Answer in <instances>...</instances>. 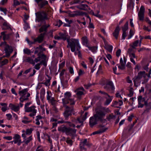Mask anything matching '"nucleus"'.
Masks as SVG:
<instances>
[{"instance_id":"nucleus-44","label":"nucleus","mask_w":151,"mask_h":151,"mask_svg":"<svg viewBox=\"0 0 151 151\" xmlns=\"http://www.w3.org/2000/svg\"><path fill=\"white\" fill-rule=\"evenodd\" d=\"M14 107L12 110H13L15 112H17L19 111L20 109L19 106H16L14 105Z\"/></svg>"},{"instance_id":"nucleus-49","label":"nucleus","mask_w":151,"mask_h":151,"mask_svg":"<svg viewBox=\"0 0 151 151\" xmlns=\"http://www.w3.org/2000/svg\"><path fill=\"white\" fill-rule=\"evenodd\" d=\"M50 81L49 80H47L46 82L44 83H42V84L45 85L46 86H47L50 85Z\"/></svg>"},{"instance_id":"nucleus-64","label":"nucleus","mask_w":151,"mask_h":151,"mask_svg":"<svg viewBox=\"0 0 151 151\" xmlns=\"http://www.w3.org/2000/svg\"><path fill=\"white\" fill-rule=\"evenodd\" d=\"M63 24V22L60 19L59 20L58 24H56L55 25L57 26H58L59 27H60Z\"/></svg>"},{"instance_id":"nucleus-39","label":"nucleus","mask_w":151,"mask_h":151,"mask_svg":"<svg viewBox=\"0 0 151 151\" xmlns=\"http://www.w3.org/2000/svg\"><path fill=\"white\" fill-rule=\"evenodd\" d=\"M106 49L109 52H111L113 50V46L111 45H107L106 46Z\"/></svg>"},{"instance_id":"nucleus-25","label":"nucleus","mask_w":151,"mask_h":151,"mask_svg":"<svg viewBox=\"0 0 151 151\" xmlns=\"http://www.w3.org/2000/svg\"><path fill=\"white\" fill-rule=\"evenodd\" d=\"M72 121L73 123L76 124L81 123V122L83 121L79 117H78L77 119L74 118Z\"/></svg>"},{"instance_id":"nucleus-41","label":"nucleus","mask_w":151,"mask_h":151,"mask_svg":"<svg viewBox=\"0 0 151 151\" xmlns=\"http://www.w3.org/2000/svg\"><path fill=\"white\" fill-rule=\"evenodd\" d=\"M0 11L3 12L5 15H6L7 10L6 8L0 7Z\"/></svg>"},{"instance_id":"nucleus-50","label":"nucleus","mask_w":151,"mask_h":151,"mask_svg":"<svg viewBox=\"0 0 151 151\" xmlns=\"http://www.w3.org/2000/svg\"><path fill=\"white\" fill-rule=\"evenodd\" d=\"M8 0H2L0 2V5L4 6L6 4Z\"/></svg>"},{"instance_id":"nucleus-45","label":"nucleus","mask_w":151,"mask_h":151,"mask_svg":"<svg viewBox=\"0 0 151 151\" xmlns=\"http://www.w3.org/2000/svg\"><path fill=\"white\" fill-rule=\"evenodd\" d=\"M139 42V41L138 40H136L133 43L132 47L133 48H135V47L137 46Z\"/></svg>"},{"instance_id":"nucleus-4","label":"nucleus","mask_w":151,"mask_h":151,"mask_svg":"<svg viewBox=\"0 0 151 151\" xmlns=\"http://www.w3.org/2000/svg\"><path fill=\"white\" fill-rule=\"evenodd\" d=\"M2 46H5L4 50L6 54L3 57L9 58L13 51L12 47L8 44H6V42H2L0 44V47Z\"/></svg>"},{"instance_id":"nucleus-11","label":"nucleus","mask_w":151,"mask_h":151,"mask_svg":"<svg viewBox=\"0 0 151 151\" xmlns=\"http://www.w3.org/2000/svg\"><path fill=\"white\" fill-rule=\"evenodd\" d=\"M39 27H41L39 29V32L42 33L44 32L43 33H45V35H47V28L50 26L49 24L48 25H43L41 26V24L38 25Z\"/></svg>"},{"instance_id":"nucleus-61","label":"nucleus","mask_w":151,"mask_h":151,"mask_svg":"<svg viewBox=\"0 0 151 151\" xmlns=\"http://www.w3.org/2000/svg\"><path fill=\"white\" fill-rule=\"evenodd\" d=\"M121 51L120 49H118L117 51L116 52V55L117 57H119L120 56L121 54Z\"/></svg>"},{"instance_id":"nucleus-33","label":"nucleus","mask_w":151,"mask_h":151,"mask_svg":"<svg viewBox=\"0 0 151 151\" xmlns=\"http://www.w3.org/2000/svg\"><path fill=\"white\" fill-rule=\"evenodd\" d=\"M144 105L146 108L151 109V102L148 103L147 101H145L144 102Z\"/></svg>"},{"instance_id":"nucleus-15","label":"nucleus","mask_w":151,"mask_h":151,"mask_svg":"<svg viewBox=\"0 0 151 151\" xmlns=\"http://www.w3.org/2000/svg\"><path fill=\"white\" fill-rule=\"evenodd\" d=\"M140 80L135 76L134 77L132 80L134 82V86L137 87L140 85L141 82Z\"/></svg>"},{"instance_id":"nucleus-30","label":"nucleus","mask_w":151,"mask_h":151,"mask_svg":"<svg viewBox=\"0 0 151 151\" xmlns=\"http://www.w3.org/2000/svg\"><path fill=\"white\" fill-rule=\"evenodd\" d=\"M48 102L49 103L51 104L52 106L55 105L56 101L54 97L51 98V99L48 101Z\"/></svg>"},{"instance_id":"nucleus-58","label":"nucleus","mask_w":151,"mask_h":151,"mask_svg":"<svg viewBox=\"0 0 151 151\" xmlns=\"http://www.w3.org/2000/svg\"><path fill=\"white\" fill-rule=\"evenodd\" d=\"M88 113L87 112H86L85 113L84 116H83V117H82V120H81L82 121H83V122L84 121H85L86 120V119L87 118V116L88 115Z\"/></svg>"},{"instance_id":"nucleus-19","label":"nucleus","mask_w":151,"mask_h":151,"mask_svg":"<svg viewBox=\"0 0 151 151\" xmlns=\"http://www.w3.org/2000/svg\"><path fill=\"white\" fill-rule=\"evenodd\" d=\"M108 129L107 128L101 129L99 130L95 131L92 133L91 135H95L98 134H100L105 132Z\"/></svg>"},{"instance_id":"nucleus-52","label":"nucleus","mask_w":151,"mask_h":151,"mask_svg":"<svg viewBox=\"0 0 151 151\" xmlns=\"http://www.w3.org/2000/svg\"><path fill=\"white\" fill-rule=\"evenodd\" d=\"M118 68L119 69L122 70H124L125 69V64H121V65H119Z\"/></svg>"},{"instance_id":"nucleus-5","label":"nucleus","mask_w":151,"mask_h":151,"mask_svg":"<svg viewBox=\"0 0 151 151\" xmlns=\"http://www.w3.org/2000/svg\"><path fill=\"white\" fill-rule=\"evenodd\" d=\"M71 96V93L70 92H66L64 94L65 98L62 99L63 105L70 103V105H73L75 104V101L71 99H70Z\"/></svg>"},{"instance_id":"nucleus-53","label":"nucleus","mask_w":151,"mask_h":151,"mask_svg":"<svg viewBox=\"0 0 151 151\" xmlns=\"http://www.w3.org/2000/svg\"><path fill=\"white\" fill-rule=\"evenodd\" d=\"M68 139V138L66 142L68 144L70 145V146H71L73 145V141L71 139Z\"/></svg>"},{"instance_id":"nucleus-9","label":"nucleus","mask_w":151,"mask_h":151,"mask_svg":"<svg viewBox=\"0 0 151 151\" xmlns=\"http://www.w3.org/2000/svg\"><path fill=\"white\" fill-rule=\"evenodd\" d=\"M38 4L40 8L45 9H48L50 7L47 1L44 0H35Z\"/></svg>"},{"instance_id":"nucleus-6","label":"nucleus","mask_w":151,"mask_h":151,"mask_svg":"<svg viewBox=\"0 0 151 151\" xmlns=\"http://www.w3.org/2000/svg\"><path fill=\"white\" fill-rule=\"evenodd\" d=\"M43 13L44 15L43 16L42 14V12L40 11L38 12L35 13L37 19L36 20V21L37 22H43L45 24L46 22L45 20L47 19V17L46 13L44 12H43Z\"/></svg>"},{"instance_id":"nucleus-32","label":"nucleus","mask_w":151,"mask_h":151,"mask_svg":"<svg viewBox=\"0 0 151 151\" xmlns=\"http://www.w3.org/2000/svg\"><path fill=\"white\" fill-rule=\"evenodd\" d=\"M138 16L140 21H143L144 18V13H138Z\"/></svg>"},{"instance_id":"nucleus-35","label":"nucleus","mask_w":151,"mask_h":151,"mask_svg":"<svg viewBox=\"0 0 151 151\" xmlns=\"http://www.w3.org/2000/svg\"><path fill=\"white\" fill-rule=\"evenodd\" d=\"M8 62V60L7 59H5L4 60L0 62V67H1L3 65L6 64Z\"/></svg>"},{"instance_id":"nucleus-60","label":"nucleus","mask_w":151,"mask_h":151,"mask_svg":"<svg viewBox=\"0 0 151 151\" xmlns=\"http://www.w3.org/2000/svg\"><path fill=\"white\" fill-rule=\"evenodd\" d=\"M41 146H38L35 150V151H44L42 148H41Z\"/></svg>"},{"instance_id":"nucleus-12","label":"nucleus","mask_w":151,"mask_h":151,"mask_svg":"<svg viewBox=\"0 0 151 151\" xmlns=\"http://www.w3.org/2000/svg\"><path fill=\"white\" fill-rule=\"evenodd\" d=\"M13 139H14L13 142L14 144L17 143V145L18 146L20 145L21 143H22V141H21V137L19 134H15L13 137Z\"/></svg>"},{"instance_id":"nucleus-57","label":"nucleus","mask_w":151,"mask_h":151,"mask_svg":"<svg viewBox=\"0 0 151 151\" xmlns=\"http://www.w3.org/2000/svg\"><path fill=\"white\" fill-rule=\"evenodd\" d=\"M9 109L7 107V105L4 106L1 108V110L3 112H5L7 110Z\"/></svg>"},{"instance_id":"nucleus-22","label":"nucleus","mask_w":151,"mask_h":151,"mask_svg":"<svg viewBox=\"0 0 151 151\" xmlns=\"http://www.w3.org/2000/svg\"><path fill=\"white\" fill-rule=\"evenodd\" d=\"M86 47H87L89 50H91L93 53L96 52V50L98 49V47L96 46L90 47L88 45L86 46Z\"/></svg>"},{"instance_id":"nucleus-54","label":"nucleus","mask_w":151,"mask_h":151,"mask_svg":"<svg viewBox=\"0 0 151 151\" xmlns=\"http://www.w3.org/2000/svg\"><path fill=\"white\" fill-rule=\"evenodd\" d=\"M40 63H37L35 65L34 68L37 70H39L40 68Z\"/></svg>"},{"instance_id":"nucleus-31","label":"nucleus","mask_w":151,"mask_h":151,"mask_svg":"<svg viewBox=\"0 0 151 151\" xmlns=\"http://www.w3.org/2000/svg\"><path fill=\"white\" fill-rule=\"evenodd\" d=\"M88 7V5L86 4H82L80 6V7H79V9L84 10H87V8Z\"/></svg>"},{"instance_id":"nucleus-47","label":"nucleus","mask_w":151,"mask_h":151,"mask_svg":"<svg viewBox=\"0 0 151 151\" xmlns=\"http://www.w3.org/2000/svg\"><path fill=\"white\" fill-rule=\"evenodd\" d=\"M66 123H68V125L69 126H70V127H73L74 128L76 127V125H75V124L73 123L70 122H68V121H66Z\"/></svg>"},{"instance_id":"nucleus-55","label":"nucleus","mask_w":151,"mask_h":151,"mask_svg":"<svg viewBox=\"0 0 151 151\" xmlns=\"http://www.w3.org/2000/svg\"><path fill=\"white\" fill-rule=\"evenodd\" d=\"M45 89L44 88H42L40 90V95H45Z\"/></svg>"},{"instance_id":"nucleus-48","label":"nucleus","mask_w":151,"mask_h":151,"mask_svg":"<svg viewBox=\"0 0 151 151\" xmlns=\"http://www.w3.org/2000/svg\"><path fill=\"white\" fill-rule=\"evenodd\" d=\"M145 8L144 6L142 5L140 7L139 11L138 13H144Z\"/></svg>"},{"instance_id":"nucleus-26","label":"nucleus","mask_w":151,"mask_h":151,"mask_svg":"<svg viewBox=\"0 0 151 151\" xmlns=\"http://www.w3.org/2000/svg\"><path fill=\"white\" fill-rule=\"evenodd\" d=\"M128 21H127L124 26L122 27V31L126 32L128 29Z\"/></svg>"},{"instance_id":"nucleus-56","label":"nucleus","mask_w":151,"mask_h":151,"mask_svg":"<svg viewBox=\"0 0 151 151\" xmlns=\"http://www.w3.org/2000/svg\"><path fill=\"white\" fill-rule=\"evenodd\" d=\"M81 12L83 14H82V15H85L86 16V17H87V18H88L89 19V21H90V22H91V17H89V16L88 15V14H87V13L85 12Z\"/></svg>"},{"instance_id":"nucleus-51","label":"nucleus","mask_w":151,"mask_h":151,"mask_svg":"<svg viewBox=\"0 0 151 151\" xmlns=\"http://www.w3.org/2000/svg\"><path fill=\"white\" fill-rule=\"evenodd\" d=\"M127 36L126 32L123 31V33L122 35V39L124 40Z\"/></svg>"},{"instance_id":"nucleus-13","label":"nucleus","mask_w":151,"mask_h":151,"mask_svg":"<svg viewBox=\"0 0 151 151\" xmlns=\"http://www.w3.org/2000/svg\"><path fill=\"white\" fill-rule=\"evenodd\" d=\"M45 36V33H41L37 38H35L33 37H32L31 38L33 40H35V43L38 42L40 43L43 41Z\"/></svg>"},{"instance_id":"nucleus-14","label":"nucleus","mask_w":151,"mask_h":151,"mask_svg":"<svg viewBox=\"0 0 151 151\" xmlns=\"http://www.w3.org/2000/svg\"><path fill=\"white\" fill-rule=\"evenodd\" d=\"M121 29L119 25H118L114 30V32L112 33V35L116 39H117Z\"/></svg>"},{"instance_id":"nucleus-27","label":"nucleus","mask_w":151,"mask_h":151,"mask_svg":"<svg viewBox=\"0 0 151 151\" xmlns=\"http://www.w3.org/2000/svg\"><path fill=\"white\" fill-rule=\"evenodd\" d=\"M83 14L82 13L80 12L76 11L74 13L71 14V16L73 17H74L82 15Z\"/></svg>"},{"instance_id":"nucleus-28","label":"nucleus","mask_w":151,"mask_h":151,"mask_svg":"<svg viewBox=\"0 0 151 151\" xmlns=\"http://www.w3.org/2000/svg\"><path fill=\"white\" fill-rule=\"evenodd\" d=\"M115 115H113V114H111L109 115L106 118V119L108 121H110L111 119H115Z\"/></svg>"},{"instance_id":"nucleus-42","label":"nucleus","mask_w":151,"mask_h":151,"mask_svg":"<svg viewBox=\"0 0 151 151\" xmlns=\"http://www.w3.org/2000/svg\"><path fill=\"white\" fill-rule=\"evenodd\" d=\"M37 55L38 56V57L37 58H35V59L34 61L36 63H37L38 61H40V58H41V52H40L37 54Z\"/></svg>"},{"instance_id":"nucleus-34","label":"nucleus","mask_w":151,"mask_h":151,"mask_svg":"<svg viewBox=\"0 0 151 151\" xmlns=\"http://www.w3.org/2000/svg\"><path fill=\"white\" fill-rule=\"evenodd\" d=\"M33 130V129L31 128H30L29 129H26L25 133L27 135H29L32 133Z\"/></svg>"},{"instance_id":"nucleus-21","label":"nucleus","mask_w":151,"mask_h":151,"mask_svg":"<svg viewBox=\"0 0 151 151\" xmlns=\"http://www.w3.org/2000/svg\"><path fill=\"white\" fill-rule=\"evenodd\" d=\"M123 104V101L122 100H119V102L116 101L114 102L113 101L111 104V106H114L116 105H119V106H121Z\"/></svg>"},{"instance_id":"nucleus-1","label":"nucleus","mask_w":151,"mask_h":151,"mask_svg":"<svg viewBox=\"0 0 151 151\" xmlns=\"http://www.w3.org/2000/svg\"><path fill=\"white\" fill-rule=\"evenodd\" d=\"M106 115V112L104 110L99 109L96 111L95 114L89 119V125L90 127L92 128L98 124V122L104 123L106 119H104Z\"/></svg>"},{"instance_id":"nucleus-3","label":"nucleus","mask_w":151,"mask_h":151,"mask_svg":"<svg viewBox=\"0 0 151 151\" xmlns=\"http://www.w3.org/2000/svg\"><path fill=\"white\" fill-rule=\"evenodd\" d=\"M58 130L63 133H65L67 135H73L76 134L77 129L70 127H66L64 125L58 127Z\"/></svg>"},{"instance_id":"nucleus-2","label":"nucleus","mask_w":151,"mask_h":151,"mask_svg":"<svg viewBox=\"0 0 151 151\" xmlns=\"http://www.w3.org/2000/svg\"><path fill=\"white\" fill-rule=\"evenodd\" d=\"M61 39L64 41L66 40L68 42V45L67 47V48L70 47L71 52H75L76 49V50L78 51L79 54L78 56H79V54H81L80 49L81 48V47L79 43L78 39L73 38L70 39L67 38L65 36L63 37Z\"/></svg>"},{"instance_id":"nucleus-46","label":"nucleus","mask_w":151,"mask_h":151,"mask_svg":"<svg viewBox=\"0 0 151 151\" xmlns=\"http://www.w3.org/2000/svg\"><path fill=\"white\" fill-rule=\"evenodd\" d=\"M47 100L49 101V100L51 99V95H52L51 93L50 92V93L48 91H47Z\"/></svg>"},{"instance_id":"nucleus-62","label":"nucleus","mask_w":151,"mask_h":151,"mask_svg":"<svg viewBox=\"0 0 151 151\" xmlns=\"http://www.w3.org/2000/svg\"><path fill=\"white\" fill-rule=\"evenodd\" d=\"M52 109L53 111H55V113H57L58 112V109L57 108L55 105L53 106Z\"/></svg>"},{"instance_id":"nucleus-8","label":"nucleus","mask_w":151,"mask_h":151,"mask_svg":"<svg viewBox=\"0 0 151 151\" xmlns=\"http://www.w3.org/2000/svg\"><path fill=\"white\" fill-rule=\"evenodd\" d=\"M103 88L108 92L111 93H114L115 88L114 84L111 81H109L104 86Z\"/></svg>"},{"instance_id":"nucleus-10","label":"nucleus","mask_w":151,"mask_h":151,"mask_svg":"<svg viewBox=\"0 0 151 151\" xmlns=\"http://www.w3.org/2000/svg\"><path fill=\"white\" fill-rule=\"evenodd\" d=\"M36 107V106H35L33 105L29 108H27V109L25 110V111L27 112H31V113L29 115V116L34 119V116L36 115L37 112V110L35 109Z\"/></svg>"},{"instance_id":"nucleus-18","label":"nucleus","mask_w":151,"mask_h":151,"mask_svg":"<svg viewBox=\"0 0 151 151\" xmlns=\"http://www.w3.org/2000/svg\"><path fill=\"white\" fill-rule=\"evenodd\" d=\"M82 43L83 45H85L86 47V46L88 45V40L87 37L85 36L83 37L81 39Z\"/></svg>"},{"instance_id":"nucleus-20","label":"nucleus","mask_w":151,"mask_h":151,"mask_svg":"<svg viewBox=\"0 0 151 151\" xmlns=\"http://www.w3.org/2000/svg\"><path fill=\"white\" fill-rule=\"evenodd\" d=\"M145 71H140L138 73L137 76H135L139 79H141L143 77H145Z\"/></svg>"},{"instance_id":"nucleus-36","label":"nucleus","mask_w":151,"mask_h":151,"mask_svg":"<svg viewBox=\"0 0 151 151\" xmlns=\"http://www.w3.org/2000/svg\"><path fill=\"white\" fill-rule=\"evenodd\" d=\"M40 65H42L45 67L47 66V61L46 60V59H44V60H42L40 63Z\"/></svg>"},{"instance_id":"nucleus-7","label":"nucleus","mask_w":151,"mask_h":151,"mask_svg":"<svg viewBox=\"0 0 151 151\" xmlns=\"http://www.w3.org/2000/svg\"><path fill=\"white\" fill-rule=\"evenodd\" d=\"M72 114L73 115L75 114V112L74 111L73 107H70L66 106V109L63 113L65 119L68 120L69 117L71 116Z\"/></svg>"},{"instance_id":"nucleus-23","label":"nucleus","mask_w":151,"mask_h":151,"mask_svg":"<svg viewBox=\"0 0 151 151\" xmlns=\"http://www.w3.org/2000/svg\"><path fill=\"white\" fill-rule=\"evenodd\" d=\"M28 91V89L27 88H24L22 90L19 91V93L20 96L24 97L25 95L26 94V92Z\"/></svg>"},{"instance_id":"nucleus-63","label":"nucleus","mask_w":151,"mask_h":151,"mask_svg":"<svg viewBox=\"0 0 151 151\" xmlns=\"http://www.w3.org/2000/svg\"><path fill=\"white\" fill-rule=\"evenodd\" d=\"M69 72L71 74L74 73V71L73 68L72 67H70L69 69Z\"/></svg>"},{"instance_id":"nucleus-37","label":"nucleus","mask_w":151,"mask_h":151,"mask_svg":"<svg viewBox=\"0 0 151 151\" xmlns=\"http://www.w3.org/2000/svg\"><path fill=\"white\" fill-rule=\"evenodd\" d=\"M133 89L132 87H131L129 90V93L128 94V96L129 97H131L133 95Z\"/></svg>"},{"instance_id":"nucleus-40","label":"nucleus","mask_w":151,"mask_h":151,"mask_svg":"<svg viewBox=\"0 0 151 151\" xmlns=\"http://www.w3.org/2000/svg\"><path fill=\"white\" fill-rule=\"evenodd\" d=\"M26 40L27 43L29 44V46H31L32 45L34 44L35 43V42L34 40H33V41H30L27 38H26Z\"/></svg>"},{"instance_id":"nucleus-29","label":"nucleus","mask_w":151,"mask_h":151,"mask_svg":"<svg viewBox=\"0 0 151 151\" xmlns=\"http://www.w3.org/2000/svg\"><path fill=\"white\" fill-rule=\"evenodd\" d=\"M109 98H106V101L104 103V105L105 106H107L109 105L110 102L112 101V99L111 98V97L110 96V97H109Z\"/></svg>"},{"instance_id":"nucleus-59","label":"nucleus","mask_w":151,"mask_h":151,"mask_svg":"<svg viewBox=\"0 0 151 151\" xmlns=\"http://www.w3.org/2000/svg\"><path fill=\"white\" fill-rule=\"evenodd\" d=\"M6 115L7 116V119L8 120H9L12 119V116L10 114H6Z\"/></svg>"},{"instance_id":"nucleus-16","label":"nucleus","mask_w":151,"mask_h":151,"mask_svg":"<svg viewBox=\"0 0 151 151\" xmlns=\"http://www.w3.org/2000/svg\"><path fill=\"white\" fill-rule=\"evenodd\" d=\"M1 28L2 29L4 30L9 29L12 30L11 25L7 22H4L1 27Z\"/></svg>"},{"instance_id":"nucleus-24","label":"nucleus","mask_w":151,"mask_h":151,"mask_svg":"<svg viewBox=\"0 0 151 151\" xmlns=\"http://www.w3.org/2000/svg\"><path fill=\"white\" fill-rule=\"evenodd\" d=\"M32 140V136L31 135L26 140H24L22 141V143H24L26 145H28V144Z\"/></svg>"},{"instance_id":"nucleus-17","label":"nucleus","mask_w":151,"mask_h":151,"mask_svg":"<svg viewBox=\"0 0 151 151\" xmlns=\"http://www.w3.org/2000/svg\"><path fill=\"white\" fill-rule=\"evenodd\" d=\"M87 139H84L82 142H80L79 144L80 148L81 150H86V149L84 147L85 145H86V143H87Z\"/></svg>"},{"instance_id":"nucleus-43","label":"nucleus","mask_w":151,"mask_h":151,"mask_svg":"<svg viewBox=\"0 0 151 151\" xmlns=\"http://www.w3.org/2000/svg\"><path fill=\"white\" fill-rule=\"evenodd\" d=\"M91 13L93 15L96 16L98 17L101 18L102 17V16L100 14H95L94 12L92 10H91Z\"/></svg>"},{"instance_id":"nucleus-38","label":"nucleus","mask_w":151,"mask_h":151,"mask_svg":"<svg viewBox=\"0 0 151 151\" xmlns=\"http://www.w3.org/2000/svg\"><path fill=\"white\" fill-rule=\"evenodd\" d=\"M23 51L25 54L28 55H29L31 52V50L27 48H25L23 50Z\"/></svg>"}]
</instances>
